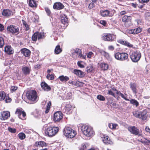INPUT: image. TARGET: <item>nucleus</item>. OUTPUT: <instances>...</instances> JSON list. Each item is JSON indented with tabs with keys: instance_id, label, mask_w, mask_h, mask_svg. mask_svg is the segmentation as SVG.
I'll return each mask as SVG.
<instances>
[{
	"instance_id": "51",
	"label": "nucleus",
	"mask_w": 150,
	"mask_h": 150,
	"mask_svg": "<svg viewBox=\"0 0 150 150\" xmlns=\"http://www.w3.org/2000/svg\"><path fill=\"white\" fill-rule=\"evenodd\" d=\"M129 34H135L134 29L129 30H127Z\"/></svg>"
},
{
	"instance_id": "14",
	"label": "nucleus",
	"mask_w": 150,
	"mask_h": 150,
	"mask_svg": "<svg viewBox=\"0 0 150 150\" xmlns=\"http://www.w3.org/2000/svg\"><path fill=\"white\" fill-rule=\"evenodd\" d=\"M60 21L61 22L66 26L68 25V18L65 15L63 14L61 15Z\"/></svg>"
},
{
	"instance_id": "1",
	"label": "nucleus",
	"mask_w": 150,
	"mask_h": 150,
	"mask_svg": "<svg viewBox=\"0 0 150 150\" xmlns=\"http://www.w3.org/2000/svg\"><path fill=\"white\" fill-rule=\"evenodd\" d=\"M81 129L83 134L88 137H91L94 135L93 128L90 126L83 125L81 127Z\"/></svg>"
},
{
	"instance_id": "49",
	"label": "nucleus",
	"mask_w": 150,
	"mask_h": 150,
	"mask_svg": "<svg viewBox=\"0 0 150 150\" xmlns=\"http://www.w3.org/2000/svg\"><path fill=\"white\" fill-rule=\"evenodd\" d=\"M134 29L135 34H138L142 31V29L139 28H137Z\"/></svg>"
},
{
	"instance_id": "23",
	"label": "nucleus",
	"mask_w": 150,
	"mask_h": 150,
	"mask_svg": "<svg viewBox=\"0 0 150 150\" xmlns=\"http://www.w3.org/2000/svg\"><path fill=\"white\" fill-rule=\"evenodd\" d=\"M71 106L69 104H67L65 106L64 112L67 114H69L71 112Z\"/></svg>"
},
{
	"instance_id": "52",
	"label": "nucleus",
	"mask_w": 150,
	"mask_h": 150,
	"mask_svg": "<svg viewBox=\"0 0 150 150\" xmlns=\"http://www.w3.org/2000/svg\"><path fill=\"white\" fill-rule=\"evenodd\" d=\"M100 23L104 26H105L106 24V21L104 20H101L100 21Z\"/></svg>"
},
{
	"instance_id": "4",
	"label": "nucleus",
	"mask_w": 150,
	"mask_h": 150,
	"mask_svg": "<svg viewBox=\"0 0 150 150\" xmlns=\"http://www.w3.org/2000/svg\"><path fill=\"white\" fill-rule=\"evenodd\" d=\"M59 128L56 127H50L47 128L45 132V135L52 137L55 135L58 132Z\"/></svg>"
},
{
	"instance_id": "2",
	"label": "nucleus",
	"mask_w": 150,
	"mask_h": 150,
	"mask_svg": "<svg viewBox=\"0 0 150 150\" xmlns=\"http://www.w3.org/2000/svg\"><path fill=\"white\" fill-rule=\"evenodd\" d=\"M26 96L30 102L31 104L36 103L38 100L37 93L35 91H31L28 92L26 93Z\"/></svg>"
},
{
	"instance_id": "12",
	"label": "nucleus",
	"mask_w": 150,
	"mask_h": 150,
	"mask_svg": "<svg viewBox=\"0 0 150 150\" xmlns=\"http://www.w3.org/2000/svg\"><path fill=\"white\" fill-rule=\"evenodd\" d=\"M15 114L17 115L18 117L23 120H24L25 119V118L26 114L25 112L23 111L20 109H17L16 112Z\"/></svg>"
},
{
	"instance_id": "18",
	"label": "nucleus",
	"mask_w": 150,
	"mask_h": 150,
	"mask_svg": "<svg viewBox=\"0 0 150 150\" xmlns=\"http://www.w3.org/2000/svg\"><path fill=\"white\" fill-rule=\"evenodd\" d=\"M64 6L60 2H56L53 5V7L54 9L60 10L64 8Z\"/></svg>"
},
{
	"instance_id": "28",
	"label": "nucleus",
	"mask_w": 150,
	"mask_h": 150,
	"mask_svg": "<svg viewBox=\"0 0 150 150\" xmlns=\"http://www.w3.org/2000/svg\"><path fill=\"white\" fill-rule=\"evenodd\" d=\"M35 146H38L41 147L46 146H47V144L44 142L39 141L36 142Z\"/></svg>"
},
{
	"instance_id": "7",
	"label": "nucleus",
	"mask_w": 150,
	"mask_h": 150,
	"mask_svg": "<svg viewBox=\"0 0 150 150\" xmlns=\"http://www.w3.org/2000/svg\"><path fill=\"white\" fill-rule=\"evenodd\" d=\"M115 57L118 60L124 61L127 59L128 55L126 53H120L118 52L115 54Z\"/></svg>"
},
{
	"instance_id": "27",
	"label": "nucleus",
	"mask_w": 150,
	"mask_h": 150,
	"mask_svg": "<svg viewBox=\"0 0 150 150\" xmlns=\"http://www.w3.org/2000/svg\"><path fill=\"white\" fill-rule=\"evenodd\" d=\"M130 87L132 91L133 92L136 94L137 93V85L136 84L134 83H131L130 85Z\"/></svg>"
},
{
	"instance_id": "30",
	"label": "nucleus",
	"mask_w": 150,
	"mask_h": 150,
	"mask_svg": "<svg viewBox=\"0 0 150 150\" xmlns=\"http://www.w3.org/2000/svg\"><path fill=\"white\" fill-rule=\"evenodd\" d=\"M59 78L60 79L61 81L62 82H66L69 79V77L66 76H64L63 75L60 76Z\"/></svg>"
},
{
	"instance_id": "31",
	"label": "nucleus",
	"mask_w": 150,
	"mask_h": 150,
	"mask_svg": "<svg viewBox=\"0 0 150 150\" xmlns=\"http://www.w3.org/2000/svg\"><path fill=\"white\" fill-rule=\"evenodd\" d=\"M28 2L30 6L32 7H36V2L34 0H29Z\"/></svg>"
},
{
	"instance_id": "37",
	"label": "nucleus",
	"mask_w": 150,
	"mask_h": 150,
	"mask_svg": "<svg viewBox=\"0 0 150 150\" xmlns=\"http://www.w3.org/2000/svg\"><path fill=\"white\" fill-rule=\"evenodd\" d=\"M130 103L131 104H133L134 105H135L136 107H137L139 104V103L137 100L132 99L130 100Z\"/></svg>"
},
{
	"instance_id": "19",
	"label": "nucleus",
	"mask_w": 150,
	"mask_h": 150,
	"mask_svg": "<svg viewBox=\"0 0 150 150\" xmlns=\"http://www.w3.org/2000/svg\"><path fill=\"white\" fill-rule=\"evenodd\" d=\"M21 52L25 57H29L30 54V51L26 48H24L21 50Z\"/></svg>"
},
{
	"instance_id": "24",
	"label": "nucleus",
	"mask_w": 150,
	"mask_h": 150,
	"mask_svg": "<svg viewBox=\"0 0 150 150\" xmlns=\"http://www.w3.org/2000/svg\"><path fill=\"white\" fill-rule=\"evenodd\" d=\"M74 73L79 77H82L84 76L83 72L79 70L75 69L74 71Z\"/></svg>"
},
{
	"instance_id": "25",
	"label": "nucleus",
	"mask_w": 150,
	"mask_h": 150,
	"mask_svg": "<svg viewBox=\"0 0 150 150\" xmlns=\"http://www.w3.org/2000/svg\"><path fill=\"white\" fill-rule=\"evenodd\" d=\"M22 70L24 74L27 75L30 73V69L28 67H23L22 68Z\"/></svg>"
},
{
	"instance_id": "32",
	"label": "nucleus",
	"mask_w": 150,
	"mask_h": 150,
	"mask_svg": "<svg viewBox=\"0 0 150 150\" xmlns=\"http://www.w3.org/2000/svg\"><path fill=\"white\" fill-rule=\"evenodd\" d=\"M131 17L130 16H124L122 18V21L124 22H129L131 20Z\"/></svg>"
},
{
	"instance_id": "58",
	"label": "nucleus",
	"mask_w": 150,
	"mask_h": 150,
	"mask_svg": "<svg viewBox=\"0 0 150 150\" xmlns=\"http://www.w3.org/2000/svg\"><path fill=\"white\" fill-rule=\"evenodd\" d=\"M68 83L70 84L74 85V86L75 85V81H69L68 82Z\"/></svg>"
},
{
	"instance_id": "33",
	"label": "nucleus",
	"mask_w": 150,
	"mask_h": 150,
	"mask_svg": "<svg viewBox=\"0 0 150 150\" xmlns=\"http://www.w3.org/2000/svg\"><path fill=\"white\" fill-rule=\"evenodd\" d=\"M62 51V50L60 48V46L58 45L57 46L55 49L54 52L56 54L60 53Z\"/></svg>"
},
{
	"instance_id": "38",
	"label": "nucleus",
	"mask_w": 150,
	"mask_h": 150,
	"mask_svg": "<svg viewBox=\"0 0 150 150\" xmlns=\"http://www.w3.org/2000/svg\"><path fill=\"white\" fill-rule=\"evenodd\" d=\"M19 138L21 140L24 139L25 137V134L23 133H21L18 134Z\"/></svg>"
},
{
	"instance_id": "63",
	"label": "nucleus",
	"mask_w": 150,
	"mask_h": 150,
	"mask_svg": "<svg viewBox=\"0 0 150 150\" xmlns=\"http://www.w3.org/2000/svg\"><path fill=\"white\" fill-rule=\"evenodd\" d=\"M108 94L109 95H112V92L110 90H109L108 91Z\"/></svg>"
},
{
	"instance_id": "41",
	"label": "nucleus",
	"mask_w": 150,
	"mask_h": 150,
	"mask_svg": "<svg viewBox=\"0 0 150 150\" xmlns=\"http://www.w3.org/2000/svg\"><path fill=\"white\" fill-rule=\"evenodd\" d=\"M37 34V33H35L33 35L32 37V40L34 41H35L37 40L38 38Z\"/></svg>"
},
{
	"instance_id": "56",
	"label": "nucleus",
	"mask_w": 150,
	"mask_h": 150,
	"mask_svg": "<svg viewBox=\"0 0 150 150\" xmlns=\"http://www.w3.org/2000/svg\"><path fill=\"white\" fill-rule=\"evenodd\" d=\"M139 2L142 3H146L148 2L149 0H139Z\"/></svg>"
},
{
	"instance_id": "57",
	"label": "nucleus",
	"mask_w": 150,
	"mask_h": 150,
	"mask_svg": "<svg viewBox=\"0 0 150 150\" xmlns=\"http://www.w3.org/2000/svg\"><path fill=\"white\" fill-rule=\"evenodd\" d=\"M51 102L50 101H49L48 102L46 108H49L50 109V106L51 105Z\"/></svg>"
},
{
	"instance_id": "44",
	"label": "nucleus",
	"mask_w": 150,
	"mask_h": 150,
	"mask_svg": "<svg viewBox=\"0 0 150 150\" xmlns=\"http://www.w3.org/2000/svg\"><path fill=\"white\" fill-rule=\"evenodd\" d=\"M4 44V41L3 38L0 36V47H2Z\"/></svg>"
},
{
	"instance_id": "48",
	"label": "nucleus",
	"mask_w": 150,
	"mask_h": 150,
	"mask_svg": "<svg viewBox=\"0 0 150 150\" xmlns=\"http://www.w3.org/2000/svg\"><path fill=\"white\" fill-rule=\"evenodd\" d=\"M45 10L47 13V15L48 16H50L51 13V12L50 10L47 7L45 8Z\"/></svg>"
},
{
	"instance_id": "22",
	"label": "nucleus",
	"mask_w": 150,
	"mask_h": 150,
	"mask_svg": "<svg viewBox=\"0 0 150 150\" xmlns=\"http://www.w3.org/2000/svg\"><path fill=\"white\" fill-rule=\"evenodd\" d=\"M2 15L6 16H8L13 14L12 12L9 9H4L2 12Z\"/></svg>"
},
{
	"instance_id": "40",
	"label": "nucleus",
	"mask_w": 150,
	"mask_h": 150,
	"mask_svg": "<svg viewBox=\"0 0 150 150\" xmlns=\"http://www.w3.org/2000/svg\"><path fill=\"white\" fill-rule=\"evenodd\" d=\"M46 77L47 79L49 80H53L54 79V75L51 74H48L47 76Z\"/></svg>"
},
{
	"instance_id": "46",
	"label": "nucleus",
	"mask_w": 150,
	"mask_h": 150,
	"mask_svg": "<svg viewBox=\"0 0 150 150\" xmlns=\"http://www.w3.org/2000/svg\"><path fill=\"white\" fill-rule=\"evenodd\" d=\"M83 62L82 61H79L77 62V65L78 66L81 68H83L84 67V66L83 64H82V63Z\"/></svg>"
},
{
	"instance_id": "35",
	"label": "nucleus",
	"mask_w": 150,
	"mask_h": 150,
	"mask_svg": "<svg viewBox=\"0 0 150 150\" xmlns=\"http://www.w3.org/2000/svg\"><path fill=\"white\" fill-rule=\"evenodd\" d=\"M38 38V40L42 39L44 38L45 34L43 32H37Z\"/></svg>"
},
{
	"instance_id": "5",
	"label": "nucleus",
	"mask_w": 150,
	"mask_h": 150,
	"mask_svg": "<svg viewBox=\"0 0 150 150\" xmlns=\"http://www.w3.org/2000/svg\"><path fill=\"white\" fill-rule=\"evenodd\" d=\"M7 30L8 32L12 35H17L19 33V28L17 26L10 25L7 26Z\"/></svg>"
},
{
	"instance_id": "50",
	"label": "nucleus",
	"mask_w": 150,
	"mask_h": 150,
	"mask_svg": "<svg viewBox=\"0 0 150 150\" xmlns=\"http://www.w3.org/2000/svg\"><path fill=\"white\" fill-rule=\"evenodd\" d=\"M145 140L142 141L141 142L142 143L146 144H148L149 143H150V141L146 139H144Z\"/></svg>"
},
{
	"instance_id": "3",
	"label": "nucleus",
	"mask_w": 150,
	"mask_h": 150,
	"mask_svg": "<svg viewBox=\"0 0 150 150\" xmlns=\"http://www.w3.org/2000/svg\"><path fill=\"white\" fill-rule=\"evenodd\" d=\"M64 134L67 137L72 138L74 137L76 134V131L69 127H65L64 129Z\"/></svg>"
},
{
	"instance_id": "13",
	"label": "nucleus",
	"mask_w": 150,
	"mask_h": 150,
	"mask_svg": "<svg viewBox=\"0 0 150 150\" xmlns=\"http://www.w3.org/2000/svg\"><path fill=\"white\" fill-rule=\"evenodd\" d=\"M2 118L1 119L5 120L8 119L10 116V112L8 111H4L1 113Z\"/></svg>"
},
{
	"instance_id": "62",
	"label": "nucleus",
	"mask_w": 150,
	"mask_h": 150,
	"mask_svg": "<svg viewBox=\"0 0 150 150\" xmlns=\"http://www.w3.org/2000/svg\"><path fill=\"white\" fill-rule=\"evenodd\" d=\"M108 127L110 129H112V124L109 123L108 125Z\"/></svg>"
},
{
	"instance_id": "39",
	"label": "nucleus",
	"mask_w": 150,
	"mask_h": 150,
	"mask_svg": "<svg viewBox=\"0 0 150 150\" xmlns=\"http://www.w3.org/2000/svg\"><path fill=\"white\" fill-rule=\"evenodd\" d=\"M86 70L88 72H91L93 70V66L91 65H89L86 68Z\"/></svg>"
},
{
	"instance_id": "64",
	"label": "nucleus",
	"mask_w": 150,
	"mask_h": 150,
	"mask_svg": "<svg viewBox=\"0 0 150 150\" xmlns=\"http://www.w3.org/2000/svg\"><path fill=\"white\" fill-rule=\"evenodd\" d=\"M145 14L146 16H150V13L149 12H146L145 13Z\"/></svg>"
},
{
	"instance_id": "9",
	"label": "nucleus",
	"mask_w": 150,
	"mask_h": 150,
	"mask_svg": "<svg viewBox=\"0 0 150 150\" xmlns=\"http://www.w3.org/2000/svg\"><path fill=\"white\" fill-rule=\"evenodd\" d=\"M133 115L137 118H139L143 121L146 120L147 117L146 115L144 114L143 112L135 111L133 112Z\"/></svg>"
},
{
	"instance_id": "11",
	"label": "nucleus",
	"mask_w": 150,
	"mask_h": 150,
	"mask_svg": "<svg viewBox=\"0 0 150 150\" xmlns=\"http://www.w3.org/2000/svg\"><path fill=\"white\" fill-rule=\"evenodd\" d=\"M63 116L61 112H56L54 114V120L55 122L59 121L63 118Z\"/></svg>"
},
{
	"instance_id": "26",
	"label": "nucleus",
	"mask_w": 150,
	"mask_h": 150,
	"mask_svg": "<svg viewBox=\"0 0 150 150\" xmlns=\"http://www.w3.org/2000/svg\"><path fill=\"white\" fill-rule=\"evenodd\" d=\"M100 13L101 16L105 17L108 16L110 13V11L108 10H100Z\"/></svg>"
},
{
	"instance_id": "6",
	"label": "nucleus",
	"mask_w": 150,
	"mask_h": 150,
	"mask_svg": "<svg viewBox=\"0 0 150 150\" xmlns=\"http://www.w3.org/2000/svg\"><path fill=\"white\" fill-rule=\"evenodd\" d=\"M141 57V54L139 52L136 51L132 52L130 55V57L132 62H138Z\"/></svg>"
},
{
	"instance_id": "34",
	"label": "nucleus",
	"mask_w": 150,
	"mask_h": 150,
	"mask_svg": "<svg viewBox=\"0 0 150 150\" xmlns=\"http://www.w3.org/2000/svg\"><path fill=\"white\" fill-rule=\"evenodd\" d=\"M100 66L102 69L103 70H106L108 68V65L106 63H102L100 64Z\"/></svg>"
},
{
	"instance_id": "45",
	"label": "nucleus",
	"mask_w": 150,
	"mask_h": 150,
	"mask_svg": "<svg viewBox=\"0 0 150 150\" xmlns=\"http://www.w3.org/2000/svg\"><path fill=\"white\" fill-rule=\"evenodd\" d=\"M83 83L78 81H75V86L76 87H79L82 86Z\"/></svg>"
},
{
	"instance_id": "42",
	"label": "nucleus",
	"mask_w": 150,
	"mask_h": 150,
	"mask_svg": "<svg viewBox=\"0 0 150 150\" xmlns=\"http://www.w3.org/2000/svg\"><path fill=\"white\" fill-rule=\"evenodd\" d=\"M18 89V87L16 86H11L10 88L11 92L13 93V92L15 91Z\"/></svg>"
},
{
	"instance_id": "17",
	"label": "nucleus",
	"mask_w": 150,
	"mask_h": 150,
	"mask_svg": "<svg viewBox=\"0 0 150 150\" xmlns=\"http://www.w3.org/2000/svg\"><path fill=\"white\" fill-rule=\"evenodd\" d=\"M4 51L5 52L9 54H12L14 52L13 48L9 45L6 46L5 47Z\"/></svg>"
},
{
	"instance_id": "15",
	"label": "nucleus",
	"mask_w": 150,
	"mask_h": 150,
	"mask_svg": "<svg viewBox=\"0 0 150 150\" xmlns=\"http://www.w3.org/2000/svg\"><path fill=\"white\" fill-rule=\"evenodd\" d=\"M112 35L110 33H104L103 35L102 39L105 41H110L112 40Z\"/></svg>"
},
{
	"instance_id": "21",
	"label": "nucleus",
	"mask_w": 150,
	"mask_h": 150,
	"mask_svg": "<svg viewBox=\"0 0 150 150\" xmlns=\"http://www.w3.org/2000/svg\"><path fill=\"white\" fill-rule=\"evenodd\" d=\"M41 87L45 91H48L51 89L50 87L45 82H42L41 83Z\"/></svg>"
},
{
	"instance_id": "20",
	"label": "nucleus",
	"mask_w": 150,
	"mask_h": 150,
	"mask_svg": "<svg viewBox=\"0 0 150 150\" xmlns=\"http://www.w3.org/2000/svg\"><path fill=\"white\" fill-rule=\"evenodd\" d=\"M115 93H116L117 96H120L122 98H123L125 100H127L126 99V96L125 95H123V94L121 93L118 92L115 89H114L113 88V96L115 97Z\"/></svg>"
},
{
	"instance_id": "47",
	"label": "nucleus",
	"mask_w": 150,
	"mask_h": 150,
	"mask_svg": "<svg viewBox=\"0 0 150 150\" xmlns=\"http://www.w3.org/2000/svg\"><path fill=\"white\" fill-rule=\"evenodd\" d=\"M8 130L11 133H15L16 132V129L15 128L8 127Z\"/></svg>"
},
{
	"instance_id": "61",
	"label": "nucleus",
	"mask_w": 150,
	"mask_h": 150,
	"mask_svg": "<svg viewBox=\"0 0 150 150\" xmlns=\"http://www.w3.org/2000/svg\"><path fill=\"white\" fill-rule=\"evenodd\" d=\"M93 54L92 52H89L87 55V57L89 58H91V55Z\"/></svg>"
},
{
	"instance_id": "53",
	"label": "nucleus",
	"mask_w": 150,
	"mask_h": 150,
	"mask_svg": "<svg viewBox=\"0 0 150 150\" xmlns=\"http://www.w3.org/2000/svg\"><path fill=\"white\" fill-rule=\"evenodd\" d=\"M94 6V4L93 3H91L89 5L88 7L90 9L92 8Z\"/></svg>"
},
{
	"instance_id": "43",
	"label": "nucleus",
	"mask_w": 150,
	"mask_h": 150,
	"mask_svg": "<svg viewBox=\"0 0 150 150\" xmlns=\"http://www.w3.org/2000/svg\"><path fill=\"white\" fill-rule=\"evenodd\" d=\"M97 98L99 100L101 101H104L105 100V98L102 95H98L97 96Z\"/></svg>"
},
{
	"instance_id": "16",
	"label": "nucleus",
	"mask_w": 150,
	"mask_h": 150,
	"mask_svg": "<svg viewBox=\"0 0 150 150\" xmlns=\"http://www.w3.org/2000/svg\"><path fill=\"white\" fill-rule=\"evenodd\" d=\"M100 137L102 139V141L105 144H110L111 142L108 139V137L103 134H100Z\"/></svg>"
},
{
	"instance_id": "8",
	"label": "nucleus",
	"mask_w": 150,
	"mask_h": 150,
	"mask_svg": "<svg viewBox=\"0 0 150 150\" xmlns=\"http://www.w3.org/2000/svg\"><path fill=\"white\" fill-rule=\"evenodd\" d=\"M5 100L6 103H10L11 101V98L8 96H6L5 93L1 91L0 92V101Z\"/></svg>"
},
{
	"instance_id": "59",
	"label": "nucleus",
	"mask_w": 150,
	"mask_h": 150,
	"mask_svg": "<svg viewBox=\"0 0 150 150\" xmlns=\"http://www.w3.org/2000/svg\"><path fill=\"white\" fill-rule=\"evenodd\" d=\"M41 65L40 64H38V65H35L34 67L36 69H38L40 68Z\"/></svg>"
},
{
	"instance_id": "29",
	"label": "nucleus",
	"mask_w": 150,
	"mask_h": 150,
	"mask_svg": "<svg viewBox=\"0 0 150 150\" xmlns=\"http://www.w3.org/2000/svg\"><path fill=\"white\" fill-rule=\"evenodd\" d=\"M120 43L123 45H125L129 47H132V45L130 43L128 42L125 41L121 40L120 41Z\"/></svg>"
},
{
	"instance_id": "54",
	"label": "nucleus",
	"mask_w": 150,
	"mask_h": 150,
	"mask_svg": "<svg viewBox=\"0 0 150 150\" xmlns=\"http://www.w3.org/2000/svg\"><path fill=\"white\" fill-rule=\"evenodd\" d=\"M74 52L76 53H80L81 52V50L79 49H76L74 50Z\"/></svg>"
},
{
	"instance_id": "60",
	"label": "nucleus",
	"mask_w": 150,
	"mask_h": 150,
	"mask_svg": "<svg viewBox=\"0 0 150 150\" xmlns=\"http://www.w3.org/2000/svg\"><path fill=\"white\" fill-rule=\"evenodd\" d=\"M25 30L27 31L29 29V25L27 24L26 25H25Z\"/></svg>"
},
{
	"instance_id": "36",
	"label": "nucleus",
	"mask_w": 150,
	"mask_h": 150,
	"mask_svg": "<svg viewBox=\"0 0 150 150\" xmlns=\"http://www.w3.org/2000/svg\"><path fill=\"white\" fill-rule=\"evenodd\" d=\"M100 52L102 55H103L107 59H109V57L108 53L102 50H100Z\"/></svg>"
},
{
	"instance_id": "10",
	"label": "nucleus",
	"mask_w": 150,
	"mask_h": 150,
	"mask_svg": "<svg viewBox=\"0 0 150 150\" xmlns=\"http://www.w3.org/2000/svg\"><path fill=\"white\" fill-rule=\"evenodd\" d=\"M128 129L131 134L139 136L141 135L139 133V129L135 126H129L128 127Z\"/></svg>"
},
{
	"instance_id": "55",
	"label": "nucleus",
	"mask_w": 150,
	"mask_h": 150,
	"mask_svg": "<svg viewBox=\"0 0 150 150\" xmlns=\"http://www.w3.org/2000/svg\"><path fill=\"white\" fill-rule=\"evenodd\" d=\"M4 25L1 24H0V31H2L4 30Z\"/></svg>"
}]
</instances>
